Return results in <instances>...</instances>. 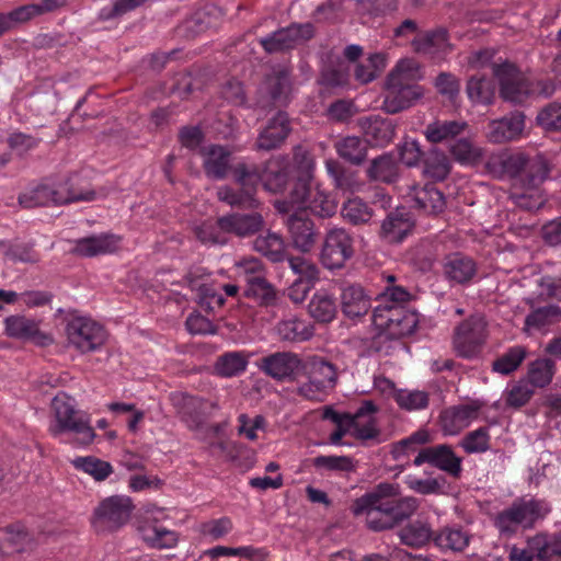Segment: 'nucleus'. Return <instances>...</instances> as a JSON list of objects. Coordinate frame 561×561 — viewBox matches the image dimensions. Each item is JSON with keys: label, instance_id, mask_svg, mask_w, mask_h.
Listing matches in <instances>:
<instances>
[{"label": "nucleus", "instance_id": "52", "mask_svg": "<svg viewBox=\"0 0 561 561\" xmlns=\"http://www.w3.org/2000/svg\"><path fill=\"white\" fill-rule=\"evenodd\" d=\"M312 466L320 473L351 472L355 469L353 458L350 456L320 455L312 459Z\"/></svg>", "mask_w": 561, "mask_h": 561}, {"label": "nucleus", "instance_id": "47", "mask_svg": "<svg viewBox=\"0 0 561 561\" xmlns=\"http://www.w3.org/2000/svg\"><path fill=\"white\" fill-rule=\"evenodd\" d=\"M467 94L474 103L490 104L495 95L494 82L484 76H472L467 83Z\"/></svg>", "mask_w": 561, "mask_h": 561}, {"label": "nucleus", "instance_id": "45", "mask_svg": "<svg viewBox=\"0 0 561 561\" xmlns=\"http://www.w3.org/2000/svg\"><path fill=\"white\" fill-rule=\"evenodd\" d=\"M205 409L206 403L203 399L187 396L183 398L180 415L190 430L197 431L205 423Z\"/></svg>", "mask_w": 561, "mask_h": 561}, {"label": "nucleus", "instance_id": "56", "mask_svg": "<svg viewBox=\"0 0 561 561\" xmlns=\"http://www.w3.org/2000/svg\"><path fill=\"white\" fill-rule=\"evenodd\" d=\"M449 151L455 160L460 163H473L481 157L480 149L473 145L466 134L450 144Z\"/></svg>", "mask_w": 561, "mask_h": 561}, {"label": "nucleus", "instance_id": "40", "mask_svg": "<svg viewBox=\"0 0 561 561\" xmlns=\"http://www.w3.org/2000/svg\"><path fill=\"white\" fill-rule=\"evenodd\" d=\"M254 249L274 263L283 262L287 259L285 242L276 232L259 236L254 241Z\"/></svg>", "mask_w": 561, "mask_h": 561}, {"label": "nucleus", "instance_id": "25", "mask_svg": "<svg viewBox=\"0 0 561 561\" xmlns=\"http://www.w3.org/2000/svg\"><path fill=\"white\" fill-rule=\"evenodd\" d=\"M220 225L227 233L245 238L259 232L264 225L263 216L257 211L230 213L220 217Z\"/></svg>", "mask_w": 561, "mask_h": 561}, {"label": "nucleus", "instance_id": "54", "mask_svg": "<svg viewBox=\"0 0 561 561\" xmlns=\"http://www.w3.org/2000/svg\"><path fill=\"white\" fill-rule=\"evenodd\" d=\"M72 463L76 469L92 476L96 481L105 480L113 472L110 462L92 456L77 457Z\"/></svg>", "mask_w": 561, "mask_h": 561}, {"label": "nucleus", "instance_id": "9", "mask_svg": "<svg viewBox=\"0 0 561 561\" xmlns=\"http://www.w3.org/2000/svg\"><path fill=\"white\" fill-rule=\"evenodd\" d=\"M238 274L245 282L244 296L261 307H276L280 296L265 277V267L261 260L248 257L237 264Z\"/></svg>", "mask_w": 561, "mask_h": 561}, {"label": "nucleus", "instance_id": "62", "mask_svg": "<svg viewBox=\"0 0 561 561\" xmlns=\"http://www.w3.org/2000/svg\"><path fill=\"white\" fill-rule=\"evenodd\" d=\"M287 261L290 270L298 276L296 280L314 285L319 279V268L310 260L302 256H289Z\"/></svg>", "mask_w": 561, "mask_h": 561}, {"label": "nucleus", "instance_id": "8", "mask_svg": "<svg viewBox=\"0 0 561 561\" xmlns=\"http://www.w3.org/2000/svg\"><path fill=\"white\" fill-rule=\"evenodd\" d=\"M56 424L50 426V433L58 437L62 433L75 435L78 445L85 446L93 442L95 433L89 421L73 407L70 398L65 393L57 394L51 402Z\"/></svg>", "mask_w": 561, "mask_h": 561}, {"label": "nucleus", "instance_id": "20", "mask_svg": "<svg viewBox=\"0 0 561 561\" xmlns=\"http://www.w3.org/2000/svg\"><path fill=\"white\" fill-rule=\"evenodd\" d=\"M443 276L451 286H468L478 276V264L474 259L461 252L446 255L442 264Z\"/></svg>", "mask_w": 561, "mask_h": 561}, {"label": "nucleus", "instance_id": "50", "mask_svg": "<svg viewBox=\"0 0 561 561\" xmlns=\"http://www.w3.org/2000/svg\"><path fill=\"white\" fill-rule=\"evenodd\" d=\"M357 12L362 22L367 24L369 20L381 18L392 12L398 7V0H356Z\"/></svg>", "mask_w": 561, "mask_h": 561}, {"label": "nucleus", "instance_id": "38", "mask_svg": "<svg viewBox=\"0 0 561 561\" xmlns=\"http://www.w3.org/2000/svg\"><path fill=\"white\" fill-rule=\"evenodd\" d=\"M308 310L316 321L329 323L337 313L336 299L325 290H318L313 294Z\"/></svg>", "mask_w": 561, "mask_h": 561}, {"label": "nucleus", "instance_id": "49", "mask_svg": "<svg viewBox=\"0 0 561 561\" xmlns=\"http://www.w3.org/2000/svg\"><path fill=\"white\" fill-rule=\"evenodd\" d=\"M526 355L527 351L524 346H512L492 363V370L507 376L517 370Z\"/></svg>", "mask_w": 561, "mask_h": 561}, {"label": "nucleus", "instance_id": "48", "mask_svg": "<svg viewBox=\"0 0 561 561\" xmlns=\"http://www.w3.org/2000/svg\"><path fill=\"white\" fill-rule=\"evenodd\" d=\"M459 446L466 454H484L491 449V435L489 426H480L465 434Z\"/></svg>", "mask_w": 561, "mask_h": 561}, {"label": "nucleus", "instance_id": "41", "mask_svg": "<svg viewBox=\"0 0 561 561\" xmlns=\"http://www.w3.org/2000/svg\"><path fill=\"white\" fill-rule=\"evenodd\" d=\"M367 141L357 136H347L335 142L337 154L352 164H360L367 154Z\"/></svg>", "mask_w": 561, "mask_h": 561}, {"label": "nucleus", "instance_id": "11", "mask_svg": "<svg viewBox=\"0 0 561 561\" xmlns=\"http://www.w3.org/2000/svg\"><path fill=\"white\" fill-rule=\"evenodd\" d=\"M302 373L308 380L298 387L297 393L310 401H323L337 381L336 367L321 356H312L304 362Z\"/></svg>", "mask_w": 561, "mask_h": 561}, {"label": "nucleus", "instance_id": "61", "mask_svg": "<svg viewBox=\"0 0 561 561\" xmlns=\"http://www.w3.org/2000/svg\"><path fill=\"white\" fill-rule=\"evenodd\" d=\"M196 238L206 244H226L227 231L220 225V217L216 221H204L195 229Z\"/></svg>", "mask_w": 561, "mask_h": 561}, {"label": "nucleus", "instance_id": "23", "mask_svg": "<svg viewBox=\"0 0 561 561\" xmlns=\"http://www.w3.org/2000/svg\"><path fill=\"white\" fill-rule=\"evenodd\" d=\"M221 10L215 4H205L186 18L179 26L181 32L198 35L207 32H217L221 22Z\"/></svg>", "mask_w": 561, "mask_h": 561}, {"label": "nucleus", "instance_id": "31", "mask_svg": "<svg viewBox=\"0 0 561 561\" xmlns=\"http://www.w3.org/2000/svg\"><path fill=\"white\" fill-rule=\"evenodd\" d=\"M470 535L461 526H445L434 533L433 542L443 552H462L470 543Z\"/></svg>", "mask_w": 561, "mask_h": 561}, {"label": "nucleus", "instance_id": "55", "mask_svg": "<svg viewBox=\"0 0 561 561\" xmlns=\"http://www.w3.org/2000/svg\"><path fill=\"white\" fill-rule=\"evenodd\" d=\"M145 541L152 548L164 549L172 548L178 542V534L163 526H148L142 530Z\"/></svg>", "mask_w": 561, "mask_h": 561}, {"label": "nucleus", "instance_id": "33", "mask_svg": "<svg viewBox=\"0 0 561 561\" xmlns=\"http://www.w3.org/2000/svg\"><path fill=\"white\" fill-rule=\"evenodd\" d=\"M290 75L287 69H278L266 76L262 90L266 92L275 105H286L289 102Z\"/></svg>", "mask_w": 561, "mask_h": 561}, {"label": "nucleus", "instance_id": "14", "mask_svg": "<svg viewBox=\"0 0 561 561\" xmlns=\"http://www.w3.org/2000/svg\"><path fill=\"white\" fill-rule=\"evenodd\" d=\"M354 253V238L346 229L334 227L327 231L320 253V261L325 268H342Z\"/></svg>", "mask_w": 561, "mask_h": 561}, {"label": "nucleus", "instance_id": "32", "mask_svg": "<svg viewBox=\"0 0 561 561\" xmlns=\"http://www.w3.org/2000/svg\"><path fill=\"white\" fill-rule=\"evenodd\" d=\"M5 331L9 335L33 341L35 344L46 346L51 343V337L42 333L37 324L24 317H10L5 320Z\"/></svg>", "mask_w": 561, "mask_h": 561}, {"label": "nucleus", "instance_id": "13", "mask_svg": "<svg viewBox=\"0 0 561 561\" xmlns=\"http://www.w3.org/2000/svg\"><path fill=\"white\" fill-rule=\"evenodd\" d=\"M133 510L134 505L128 496H108L95 507L92 526L98 533L117 530L129 520Z\"/></svg>", "mask_w": 561, "mask_h": 561}, {"label": "nucleus", "instance_id": "42", "mask_svg": "<svg viewBox=\"0 0 561 561\" xmlns=\"http://www.w3.org/2000/svg\"><path fill=\"white\" fill-rule=\"evenodd\" d=\"M249 358L243 352H226L215 363V371L220 377H233L245 371Z\"/></svg>", "mask_w": 561, "mask_h": 561}, {"label": "nucleus", "instance_id": "3", "mask_svg": "<svg viewBox=\"0 0 561 561\" xmlns=\"http://www.w3.org/2000/svg\"><path fill=\"white\" fill-rule=\"evenodd\" d=\"M417 508V501L401 496L398 484L382 482L356 499L354 515H365L367 527L374 531L393 528L408 519Z\"/></svg>", "mask_w": 561, "mask_h": 561}, {"label": "nucleus", "instance_id": "4", "mask_svg": "<svg viewBox=\"0 0 561 561\" xmlns=\"http://www.w3.org/2000/svg\"><path fill=\"white\" fill-rule=\"evenodd\" d=\"M411 294L401 286H388L377 299L371 320L377 330L389 339H400L414 332L416 313L407 309Z\"/></svg>", "mask_w": 561, "mask_h": 561}, {"label": "nucleus", "instance_id": "35", "mask_svg": "<svg viewBox=\"0 0 561 561\" xmlns=\"http://www.w3.org/2000/svg\"><path fill=\"white\" fill-rule=\"evenodd\" d=\"M370 181L393 184L399 178V164L390 153H383L373 159L366 170Z\"/></svg>", "mask_w": 561, "mask_h": 561}, {"label": "nucleus", "instance_id": "27", "mask_svg": "<svg viewBox=\"0 0 561 561\" xmlns=\"http://www.w3.org/2000/svg\"><path fill=\"white\" fill-rule=\"evenodd\" d=\"M290 130V121L287 113L279 111L260 133L256 146L263 150L278 148L288 137Z\"/></svg>", "mask_w": 561, "mask_h": 561}, {"label": "nucleus", "instance_id": "2", "mask_svg": "<svg viewBox=\"0 0 561 561\" xmlns=\"http://www.w3.org/2000/svg\"><path fill=\"white\" fill-rule=\"evenodd\" d=\"M234 185L222 186L218 190L219 201L231 207L256 209L260 202L256 191L263 183L267 191L282 192L288 181V173L278 159L268 160L263 168L256 164L239 163L232 170Z\"/></svg>", "mask_w": 561, "mask_h": 561}, {"label": "nucleus", "instance_id": "26", "mask_svg": "<svg viewBox=\"0 0 561 561\" xmlns=\"http://www.w3.org/2000/svg\"><path fill=\"white\" fill-rule=\"evenodd\" d=\"M359 126L367 144L376 147H385L390 144L396 134V125L392 119L381 116L363 117Z\"/></svg>", "mask_w": 561, "mask_h": 561}, {"label": "nucleus", "instance_id": "15", "mask_svg": "<svg viewBox=\"0 0 561 561\" xmlns=\"http://www.w3.org/2000/svg\"><path fill=\"white\" fill-rule=\"evenodd\" d=\"M511 561H561V531L552 535L538 534L527 540L526 548L514 547Z\"/></svg>", "mask_w": 561, "mask_h": 561}, {"label": "nucleus", "instance_id": "51", "mask_svg": "<svg viewBox=\"0 0 561 561\" xmlns=\"http://www.w3.org/2000/svg\"><path fill=\"white\" fill-rule=\"evenodd\" d=\"M5 545H2V556L12 554L14 552H24L31 549L32 542L30 535L20 524L8 526L5 528Z\"/></svg>", "mask_w": 561, "mask_h": 561}, {"label": "nucleus", "instance_id": "57", "mask_svg": "<svg viewBox=\"0 0 561 561\" xmlns=\"http://www.w3.org/2000/svg\"><path fill=\"white\" fill-rule=\"evenodd\" d=\"M447 37H414L413 48L433 60L440 59L448 50Z\"/></svg>", "mask_w": 561, "mask_h": 561}, {"label": "nucleus", "instance_id": "46", "mask_svg": "<svg viewBox=\"0 0 561 561\" xmlns=\"http://www.w3.org/2000/svg\"><path fill=\"white\" fill-rule=\"evenodd\" d=\"M399 536L402 543L421 548L430 541H433L434 533L427 524L416 520L401 528Z\"/></svg>", "mask_w": 561, "mask_h": 561}, {"label": "nucleus", "instance_id": "39", "mask_svg": "<svg viewBox=\"0 0 561 561\" xmlns=\"http://www.w3.org/2000/svg\"><path fill=\"white\" fill-rule=\"evenodd\" d=\"M341 216L352 226L368 225L374 217L373 208L359 197L350 198L341 207Z\"/></svg>", "mask_w": 561, "mask_h": 561}, {"label": "nucleus", "instance_id": "64", "mask_svg": "<svg viewBox=\"0 0 561 561\" xmlns=\"http://www.w3.org/2000/svg\"><path fill=\"white\" fill-rule=\"evenodd\" d=\"M538 126L547 131L561 130V103L551 102L542 107L537 117Z\"/></svg>", "mask_w": 561, "mask_h": 561}, {"label": "nucleus", "instance_id": "1", "mask_svg": "<svg viewBox=\"0 0 561 561\" xmlns=\"http://www.w3.org/2000/svg\"><path fill=\"white\" fill-rule=\"evenodd\" d=\"M486 168L495 178L512 181L510 197L519 208L533 211L545 205L540 186L550 168L543 156L502 151L489 157Z\"/></svg>", "mask_w": 561, "mask_h": 561}, {"label": "nucleus", "instance_id": "17", "mask_svg": "<svg viewBox=\"0 0 561 561\" xmlns=\"http://www.w3.org/2000/svg\"><path fill=\"white\" fill-rule=\"evenodd\" d=\"M291 202L298 208L309 210L314 216L327 218L336 213V199L319 187H312L306 182H298L291 193Z\"/></svg>", "mask_w": 561, "mask_h": 561}, {"label": "nucleus", "instance_id": "19", "mask_svg": "<svg viewBox=\"0 0 561 561\" xmlns=\"http://www.w3.org/2000/svg\"><path fill=\"white\" fill-rule=\"evenodd\" d=\"M428 463L454 479H459L462 473V458L456 455L448 444H439L421 448L413 460L416 467Z\"/></svg>", "mask_w": 561, "mask_h": 561}, {"label": "nucleus", "instance_id": "63", "mask_svg": "<svg viewBox=\"0 0 561 561\" xmlns=\"http://www.w3.org/2000/svg\"><path fill=\"white\" fill-rule=\"evenodd\" d=\"M394 401L401 409L411 412L427 408L430 398L425 391L399 390L394 394Z\"/></svg>", "mask_w": 561, "mask_h": 561}, {"label": "nucleus", "instance_id": "58", "mask_svg": "<svg viewBox=\"0 0 561 561\" xmlns=\"http://www.w3.org/2000/svg\"><path fill=\"white\" fill-rule=\"evenodd\" d=\"M430 442V434L424 431H416L409 437L403 438L392 445L391 455L394 460H401L411 453L417 450V447Z\"/></svg>", "mask_w": 561, "mask_h": 561}, {"label": "nucleus", "instance_id": "34", "mask_svg": "<svg viewBox=\"0 0 561 561\" xmlns=\"http://www.w3.org/2000/svg\"><path fill=\"white\" fill-rule=\"evenodd\" d=\"M287 226L295 248L302 252L310 251L316 243V232L312 220L295 214L289 217Z\"/></svg>", "mask_w": 561, "mask_h": 561}, {"label": "nucleus", "instance_id": "43", "mask_svg": "<svg viewBox=\"0 0 561 561\" xmlns=\"http://www.w3.org/2000/svg\"><path fill=\"white\" fill-rule=\"evenodd\" d=\"M561 322V307L557 305H547L534 308L525 318L527 329L541 330L547 327Z\"/></svg>", "mask_w": 561, "mask_h": 561}, {"label": "nucleus", "instance_id": "10", "mask_svg": "<svg viewBox=\"0 0 561 561\" xmlns=\"http://www.w3.org/2000/svg\"><path fill=\"white\" fill-rule=\"evenodd\" d=\"M95 198L94 191L78 193L68 183L56 184L44 182L27 190L19 196V203L24 208L38 206L64 205L75 202H90Z\"/></svg>", "mask_w": 561, "mask_h": 561}, {"label": "nucleus", "instance_id": "60", "mask_svg": "<svg viewBox=\"0 0 561 561\" xmlns=\"http://www.w3.org/2000/svg\"><path fill=\"white\" fill-rule=\"evenodd\" d=\"M39 14H42V12L38 4L22 5L5 15L2 14V33L11 31L15 26L23 24Z\"/></svg>", "mask_w": 561, "mask_h": 561}, {"label": "nucleus", "instance_id": "5", "mask_svg": "<svg viewBox=\"0 0 561 561\" xmlns=\"http://www.w3.org/2000/svg\"><path fill=\"white\" fill-rule=\"evenodd\" d=\"M550 512L551 506L546 500L522 496L497 512L493 525L501 537L510 539L519 533L534 529Z\"/></svg>", "mask_w": 561, "mask_h": 561}, {"label": "nucleus", "instance_id": "18", "mask_svg": "<svg viewBox=\"0 0 561 561\" xmlns=\"http://www.w3.org/2000/svg\"><path fill=\"white\" fill-rule=\"evenodd\" d=\"M256 366L272 379L286 382L296 380L302 374L304 360L291 352H275L261 357Z\"/></svg>", "mask_w": 561, "mask_h": 561}, {"label": "nucleus", "instance_id": "16", "mask_svg": "<svg viewBox=\"0 0 561 561\" xmlns=\"http://www.w3.org/2000/svg\"><path fill=\"white\" fill-rule=\"evenodd\" d=\"M486 322L481 317H469L454 332V347L465 358L478 355L486 340Z\"/></svg>", "mask_w": 561, "mask_h": 561}, {"label": "nucleus", "instance_id": "24", "mask_svg": "<svg viewBox=\"0 0 561 561\" xmlns=\"http://www.w3.org/2000/svg\"><path fill=\"white\" fill-rule=\"evenodd\" d=\"M121 238L114 233H100L80 238L71 249L73 254L93 257L115 252L119 248Z\"/></svg>", "mask_w": 561, "mask_h": 561}, {"label": "nucleus", "instance_id": "53", "mask_svg": "<svg viewBox=\"0 0 561 561\" xmlns=\"http://www.w3.org/2000/svg\"><path fill=\"white\" fill-rule=\"evenodd\" d=\"M450 172V162L443 152H430L423 160V173L434 181H443Z\"/></svg>", "mask_w": 561, "mask_h": 561}, {"label": "nucleus", "instance_id": "21", "mask_svg": "<svg viewBox=\"0 0 561 561\" xmlns=\"http://www.w3.org/2000/svg\"><path fill=\"white\" fill-rule=\"evenodd\" d=\"M482 403L471 401L444 409L439 414L440 428L445 435H457L478 419Z\"/></svg>", "mask_w": 561, "mask_h": 561}, {"label": "nucleus", "instance_id": "28", "mask_svg": "<svg viewBox=\"0 0 561 561\" xmlns=\"http://www.w3.org/2000/svg\"><path fill=\"white\" fill-rule=\"evenodd\" d=\"M525 128V116L513 112L489 124L488 137L491 142L502 144L517 139Z\"/></svg>", "mask_w": 561, "mask_h": 561}, {"label": "nucleus", "instance_id": "22", "mask_svg": "<svg viewBox=\"0 0 561 561\" xmlns=\"http://www.w3.org/2000/svg\"><path fill=\"white\" fill-rule=\"evenodd\" d=\"M414 220L405 208L390 211L382 220L379 236L388 243L402 242L413 230Z\"/></svg>", "mask_w": 561, "mask_h": 561}, {"label": "nucleus", "instance_id": "6", "mask_svg": "<svg viewBox=\"0 0 561 561\" xmlns=\"http://www.w3.org/2000/svg\"><path fill=\"white\" fill-rule=\"evenodd\" d=\"M422 77L420 64L414 58L399 60L387 79L382 103L385 111L397 114L410 107L422 94L417 84Z\"/></svg>", "mask_w": 561, "mask_h": 561}, {"label": "nucleus", "instance_id": "29", "mask_svg": "<svg viewBox=\"0 0 561 561\" xmlns=\"http://www.w3.org/2000/svg\"><path fill=\"white\" fill-rule=\"evenodd\" d=\"M468 124L461 119H437L426 126L425 136L432 144H453L467 134Z\"/></svg>", "mask_w": 561, "mask_h": 561}, {"label": "nucleus", "instance_id": "59", "mask_svg": "<svg viewBox=\"0 0 561 561\" xmlns=\"http://www.w3.org/2000/svg\"><path fill=\"white\" fill-rule=\"evenodd\" d=\"M554 375V363L551 359H537L530 364L528 379L531 387L543 388L549 385Z\"/></svg>", "mask_w": 561, "mask_h": 561}, {"label": "nucleus", "instance_id": "7", "mask_svg": "<svg viewBox=\"0 0 561 561\" xmlns=\"http://www.w3.org/2000/svg\"><path fill=\"white\" fill-rule=\"evenodd\" d=\"M494 49H480L472 53L468 62L472 67L491 66L493 76L499 80L501 94L505 100L522 102L529 92L527 82L518 69L507 61H495Z\"/></svg>", "mask_w": 561, "mask_h": 561}, {"label": "nucleus", "instance_id": "37", "mask_svg": "<svg viewBox=\"0 0 561 561\" xmlns=\"http://www.w3.org/2000/svg\"><path fill=\"white\" fill-rule=\"evenodd\" d=\"M413 199L415 206L425 214L437 215L444 211L446 201L444 194L433 184H425L422 187H415Z\"/></svg>", "mask_w": 561, "mask_h": 561}, {"label": "nucleus", "instance_id": "12", "mask_svg": "<svg viewBox=\"0 0 561 561\" xmlns=\"http://www.w3.org/2000/svg\"><path fill=\"white\" fill-rule=\"evenodd\" d=\"M66 334L68 343L80 353L94 352L106 341L104 327L85 316H72L67 321Z\"/></svg>", "mask_w": 561, "mask_h": 561}, {"label": "nucleus", "instance_id": "44", "mask_svg": "<svg viewBox=\"0 0 561 561\" xmlns=\"http://www.w3.org/2000/svg\"><path fill=\"white\" fill-rule=\"evenodd\" d=\"M277 333L285 341H306L312 336L313 330L309 322L297 317L282 320L277 324Z\"/></svg>", "mask_w": 561, "mask_h": 561}, {"label": "nucleus", "instance_id": "30", "mask_svg": "<svg viewBox=\"0 0 561 561\" xmlns=\"http://www.w3.org/2000/svg\"><path fill=\"white\" fill-rule=\"evenodd\" d=\"M341 307L347 318H359L368 312L370 300L360 285L350 284L342 288Z\"/></svg>", "mask_w": 561, "mask_h": 561}, {"label": "nucleus", "instance_id": "36", "mask_svg": "<svg viewBox=\"0 0 561 561\" xmlns=\"http://www.w3.org/2000/svg\"><path fill=\"white\" fill-rule=\"evenodd\" d=\"M204 168L208 176L220 180L227 175L231 152L220 145H211L204 152Z\"/></svg>", "mask_w": 561, "mask_h": 561}]
</instances>
